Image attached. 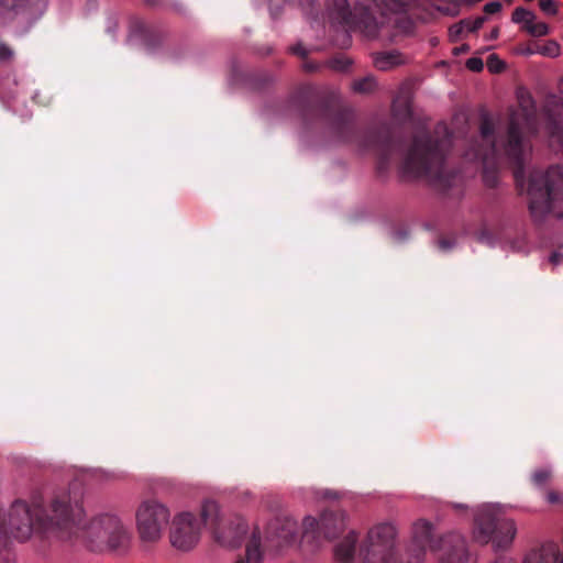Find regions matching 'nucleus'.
<instances>
[{
	"instance_id": "obj_1",
	"label": "nucleus",
	"mask_w": 563,
	"mask_h": 563,
	"mask_svg": "<svg viewBox=\"0 0 563 563\" xmlns=\"http://www.w3.org/2000/svg\"><path fill=\"white\" fill-rule=\"evenodd\" d=\"M81 500V492L74 488L56 493L49 512L38 504L15 500L1 520V531L20 542L35 536L55 534L65 538V531L79 525L84 517Z\"/></svg>"
},
{
	"instance_id": "obj_2",
	"label": "nucleus",
	"mask_w": 563,
	"mask_h": 563,
	"mask_svg": "<svg viewBox=\"0 0 563 563\" xmlns=\"http://www.w3.org/2000/svg\"><path fill=\"white\" fill-rule=\"evenodd\" d=\"M327 14L332 22L358 30L369 40L393 41L409 34L413 22L407 15V0H366L351 12L347 0H331Z\"/></svg>"
},
{
	"instance_id": "obj_3",
	"label": "nucleus",
	"mask_w": 563,
	"mask_h": 563,
	"mask_svg": "<svg viewBox=\"0 0 563 563\" xmlns=\"http://www.w3.org/2000/svg\"><path fill=\"white\" fill-rule=\"evenodd\" d=\"M520 111H516L510 117L507 132V141L497 146L495 137V123L484 117L479 128L482 143L478 148H472L465 153L468 159H481L485 165L494 161L501 153L514 164L522 166L525 158L531 151L529 143L522 137L523 130H531V121L534 117L536 104L531 95L519 89L517 92Z\"/></svg>"
},
{
	"instance_id": "obj_4",
	"label": "nucleus",
	"mask_w": 563,
	"mask_h": 563,
	"mask_svg": "<svg viewBox=\"0 0 563 563\" xmlns=\"http://www.w3.org/2000/svg\"><path fill=\"white\" fill-rule=\"evenodd\" d=\"M528 194L530 212L536 220H542L547 214L563 217V172L560 167L534 172L530 176Z\"/></svg>"
},
{
	"instance_id": "obj_5",
	"label": "nucleus",
	"mask_w": 563,
	"mask_h": 563,
	"mask_svg": "<svg viewBox=\"0 0 563 563\" xmlns=\"http://www.w3.org/2000/svg\"><path fill=\"white\" fill-rule=\"evenodd\" d=\"M85 518L84 512L80 523L65 531V538L79 536L92 551L101 550L102 547L110 549L125 547L130 540L128 528L117 515L101 514L89 521Z\"/></svg>"
},
{
	"instance_id": "obj_6",
	"label": "nucleus",
	"mask_w": 563,
	"mask_h": 563,
	"mask_svg": "<svg viewBox=\"0 0 563 563\" xmlns=\"http://www.w3.org/2000/svg\"><path fill=\"white\" fill-rule=\"evenodd\" d=\"M200 518L214 541L225 548L233 549L240 547L249 530V526L243 517L223 514L220 505L212 499L202 501Z\"/></svg>"
},
{
	"instance_id": "obj_7",
	"label": "nucleus",
	"mask_w": 563,
	"mask_h": 563,
	"mask_svg": "<svg viewBox=\"0 0 563 563\" xmlns=\"http://www.w3.org/2000/svg\"><path fill=\"white\" fill-rule=\"evenodd\" d=\"M474 522V540L483 544L492 542L496 550L510 547L517 533L515 521L503 517L500 508L495 505L478 507Z\"/></svg>"
},
{
	"instance_id": "obj_8",
	"label": "nucleus",
	"mask_w": 563,
	"mask_h": 563,
	"mask_svg": "<svg viewBox=\"0 0 563 563\" xmlns=\"http://www.w3.org/2000/svg\"><path fill=\"white\" fill-rule=\"evenodd\" d=\"M170 521V510L155 498L142 500L135 509V527L140 540L146 548L155 547Z\"/></svg>"
},
{
	"instance_id": "obj_9",
	"label": "nucleus",
	"mask_w": 563,
	"mask_h": 563,
	"mask_svg": "<svg viewBox=\"0 0 563 563\" xmlns=\"http://www.w3.org/2000/svg\"><path fill=\"white\" fill-rule=\"evenodd\" d=\"M444 162V152L440 143H432L428 136L418 137L409 151L404 169L415 175H426L440 180Z\"/></svg>"
},
{
	"instance_id": "obj_10",
	"label": "nucleus",
	"mask_w": 563,
	"mask_h": 563,
	"mask_svg": "<svg viewBox=\"0 0 563 563\" xmlns=\"http://www.w3.org/2000/svg\"><path fill=\"white\" fill-rule=\"evenodd\" d=\"M168 538L170 547L180 553L191 552L201 538V523L191 511L181 510L170 517Z\"/></svg>"
},
{
	"instance_id": "obj_11",
	"label": "nucleus",
	"mask_w": 563,
	"mask_h": 563,
	"mask_svg": "<svg viewBox=\"0 0 563 563\" xmlns=\"http://www.w3.org/2000/svg\"><path fill=\"white\" fill-rule=\"evenodd\" d=\"M272 531L268 551L274 556L284 555L297 545L300 536L299 525L291 516L277 518L272 525Z\"/></svg>"
},
{
	"instance_id": "obj_12",
	"label": "nucleus",
	"mask_w": 563,
	"mask_h": 563,
	"mask_svg": "<svg viewBox=\"0 0 563 563\" xmlns=\"http://www.w3.org/2000/svg\"><path fill=\"white\" fill-rule=\"evenodd\" d=\"M434 527L427 519H417L411 525L410 530V550L416 552L417 561L420 562L426 552H437L439 550L440 539H433Z\"/></svg>"
},
{
	"instance_id": "obj_13",
	"label": "nucleus",
	"mask_w": 563,
	"mask_h": 563,
	"mask_svg": "<svg viewBox=\"0 0 563 563\" xmlns=\"http://www.w3.org/2000/svg\"><path fill=\"white\" fill-rule=\"evenodd\" d=\"M545 114L550 145L556 151H563V101L551 96L547 101Z\"/></svg>"
},
{
	"instance_id": "obj_14",
	"label": "nucleus",
	"mask_w": 563,
	"mask_h": 563,
	"mask_svg": "<svg viewBox=\"0 0 563 563\" xmlns=\"http://www.w3.org/2000/svg\"><path fill=\"white\" fill-rule=\"evenodd\" d=\"M435 554L438 563H471L465 539L459 533H450L440 538L439 550Z\"/></svg>"
},
{
	"instance_id": "obj_15",
	"label": "nucleus",
	"mask_w": 563,
	"mask_h": 563,
	"mask_svg": "<svg viewBox=\"0 0 563 563\" xmlns=\"http://www.w3.org/2000/svg\"><path fill=\"white\" fill-rule=\"evenodd\" d=\"M398 550L396 545L368 542L363 539L358 550L360 563H396Z\"/></svg>"
},
{
	"instance_id": "obj_16",
	"label": "nucleus",
	"mask_w": 563,
	"mask_h": 563,
	"mask_svg": "<svg viewBox=\"0 0 563 563\" xmlns=\"http://www.w3.org/2000/svg\"><path fill=\"white\" fill-rule=\"evenodd\" d=\"M327 517L316 518L313 516H305L301 523V537H311L312 539H328L331 540L339 534V530L342 528V518L335 529L330 528Z\"/></svg>"
},
{
	"instance_id": "obj_17",
	"label": "nucleus",
	"mask_w": 563,
	"mask_h": 563,
	"mask_svg": "<svg viewBox=\"0 0 563 563\" xmlns=\"http://www.w3.org/2000/svg\"><path fill=\"white\" fill-rule=\"evenodd\" d=\"M399 529L395 522L383 521L373 525L364 537L368 542H379L390 545L398 544Z\"/></svg>"
},
{
	"instance_id": "obj_18",
	"label": "nucleus",
	"mask_w": 563,
	"mask_h": 563,
	"mask_svg": "<svg viewBox=\"0 0 563 563\" xmlns=\"http://www.w3.org/2000/svg\"><path fill=\"white\" fill-rule=\"evenodd\" d=\"M525 563H562V555L555 544L547 543L528 553Z\"/></svg>"
},
{
	"instance_id": "obj_19",
	"label": "nucleus",
	"mask_w": 563,
	"mask_h": 563,
	"mask_svg": "<svg viewBox=\"0 0 563 563\" xmlns=\"http://www.w3.org/2000/svg\"><path fill=\"white\" fill-rule=\"evenodd\" d=\"M264 553L262 551L261 537L258 532H253L251 540L245 545L244 556L236 559L235 563H263Z\"/></svg>"
},
{
	"instance_id": "obj_20",
	"label": "nucleus",
	"mask_w": 563,
	"mask_h": 563,
	"mask_svg": "<svg viewBox=\"0 0 563 563\" xmlns=\"http://www.w3.org/2000/svg\"><path fill=\"white\" fill-rule=\"evenodd\" d=\"M407 58L397 51L383 52L374 56V65L380 70H389L396 66L402 65Z\"/></svg>"
},
{
	"instance_id": "obj_21",
	"label": "nucleus",
	"mask_w": 563,
	"mask_h": 563,
	"mask_svg": "<svg viewBox=\"0 0 563 563\" xmlns=\"http://www.w3.org/2000/svg\"><path fill=\"white\" fill-rule=\"evenodd\" d=\"M31 0H0V23L7 24L20 10L24 9Z\"/></svg>"
},
{
	"instance_id": "obj_22",
	"label": "nucleus",
	"mask_w": 563,
	"mask_h": 563,
	"mask_svg": "<svg viewBox=\"0 0 563 563\" xmlns=\"http://www.w3.org/2000/svg\"><path fill=\"white\" fill-rule=\"evenodd\" d=\"M357 542V534L351 531L343 541L335 548V556L343 562H349L353 559L355 552V544Z\"/></svg>"
},
{
	"instance_id": "obj_23",
	"label": "nucleus",
	"mask_w": 563,
	"mask_h": 563,
	"mask_svg": "<svg viewBox=\"0 0 563 563\" xmlns=\"http://www.w3.org/2000/svg\"><path fill=\"white\" fill-rule=\"evenodd\" d=\"M49 0H33L29 7V14L32 21L40 20L47 11Z\"/></svg>"
},
{
	"instance_id": "obj_24",
	"label": "nucleus",
	"mask_w": 563,
	"mask_h": 563,
	"mask_svg": "<svg viewBox=\"0 0 563 563\" xmlns=\"http://www.w3.org/2000/svg\"><path fill=\"white\" fill-rule=\"evenodd\" d=\"M536 19H532L530 23L525 26V30L532 36H544L550 32L549 26L544 22H537Z\"/></svg>"
},
{
	"instance_id": "obj_25",
	"label": "nucleus",
	"mask_w": 563,
	"mask_h": 563,
	"mask_svg": "<svg viewBox=\"0 0 563 563\" xmlns=\"http://www.w3.org/2000/svg\"><path fill=\"white\" fill-rule=\"evenodd\" d=\"M321 517H327L329 520H328V523L330 526V528L332 529H335L338 523H339V520L342 518L343 520V525H342V528L339 530V533L342 532L344 529H345V526H346V520H347V516L345 512L343 511H336V512H323L321 515Z\"/></svg>"
},
{
	"instance_id": "obj_26",
	"label": "nucleus",
	"mask_w": 563,
	"mask_h": 563,
	"mask_svg": "<svg viewBox=\"0 0 563 563\" xmlns=\"http://www.w3.org/2000/svg\"><path fill=\"white\" fill-rule=\"evenodd\" d=\"M14 48L8 42L0 38V63L10 64L14 60Z\"/></svg>"
},
{
	"instance_id": "obj_27",
	"label": "nucleus",
	"mask_w": 563,
	"mask_h": 563,
	"mask_svg": "<svg viewBox=\"0 0 563 563\" xmlns=\"http://www.w3.org/2000/svg\"><path fill=\"white\" fill-rule=\"evenodd\" d=\"M532 19H536V14L529 10L523 8H517L512 13V21L515 23L523 24V27L531 22Z\"/></svg>"
},
{
	"instance_id": "obj_28",
	"label": "nucleus",
	"mask_w": 563,
	"mask_h": 563,
	"mask_svg": "<svg viewBox=\"0 0 563 563\" xmlns=\"http://www.w3.org/2000/svg\"><path fill=\"white\" fill-rule=\"evenodd\" d=\"M376 87V80L373 77H365L353 84V89L357 92H371Z\"/></svg>"
},
{
	"instance_id": "obj_29",
	"label": "nucleus",
	"mask_w": 563,
	"mask_h": 563,
	"mask_svg": "<svg viewBox=\"0 0 563 563\" xmlns=\"http://www.w3.org/2000/svg\"><path fill=\"white\" fill-rule=\"evenodd\" d=\"M471 24L470 19L462 20L459 23L452 25L449 30V36L451 41H456L459 36L464 32L467 31V26Z\"/></svg>"
},
{
	"instance_id": "obj_30",
	"label": "nucleus",
	"mask_w": 563,
	"mask_h": 563,
	"mask_svg": "<svg viewBox=\"0 0 563 563\" xmlns=\"http://www.w3.org/2000/svg\"><path fill=\"white\" fill-rule=\"evenodd\" d=\"M551 477V471L547 468L538 470L532 475V481L536 486H543Z\"/></svg>"
},
{
	"instance_id": "obj_31",
	"label": "nucleus",
	"mask_w": 563,
	"mask_h": 563,
	"mask_svg": "<svg viewBox=\"0 0 563 563\" xmlns=\"http://www.w3.org/2000/svg\"><path fill=\"white\" fill-rule=\"evenodd\" d=\"M487 67L490 73H499L505 68V64L497 55H490L487 60Z\"/></svg>"
},
{
	"instance_id": "obj_32",
	"label": "nucleus",
	"mask_w": 563,
	"mask_h": 563,
	"mask_svg": "<svg viewBox=\"0 0 563 563\" xmlns=\"http://www.w3.org/2000/svg\"><path fill=\"white\" fill-rule=\"evenodd\" d=\"M540 9L549 15H555L558 13V5L554 0H539Z\"/></svg>"
},
{
	"instance_id": "obj_33",
	"label": "nucleus",
	"mask_w": 563,
	"mask_h": 563,
	"mask_svg": "<svg viewBox=\"0 0 563 563\" xmlns=\"http://www.w3.org/2000/svg\"><path fill=\"white\" fill-rule=\"evenodd\" d=\"M466 67L471 71H481L484 67V63L479 57H471L466 60Z\"/></svg>"
},
{
	"instance_id": "obj_34",
	"label": "nucleus",
	"mask_w": 563,
	"mask_h": 563,
	"mask_svg": "<svg viewBox=\"0 0 563 563\" xmlns=\"http://www.w3.org/2000/svg\"><path fill=\"white\" fill-rule=\"evenodd\" d=\"M471 24L467 26V32H475L481 29L486 21L485 16H477L473 20H470Z\"/></svg>"
},
{
	"instance_id": "obj_35",
	"label": "nucleus",
	"mask_w": 563,
	"mask_h": 563,
	"mask_svg": "<svg viewBox=\"0 0 563 563\" xmlns=\"http://www.w3.org/2000/svg\"><path fill=\"white\" fill-rule=\"evenodd\" d=\"M500 9H501V4H500V2H498V1H493V2L486 3V4L484 5V11H485V13H487V14H494V13H497V12H499V11H500Z\"/></svg>"
},
{
	"instance_id": "obj_36",
	"label": "nucleus",
	"mask_w": 563,
	"mask_h": 563,
	"mask_svg": "<svg viewBox=\"0 0 563 563\" xmlns=\"http://www.w3.org/2000/svg\"><path fill=\"white\" fill-rule=\"evenodd\" d=\"M347 65H349L347 60L333 59L331 62V67L336 70H344V69H346Z\"/></svg>"
},
{
	"instance_id": "obj_37",
	"label": "nucleus",
	"mask_w": 563,
	"mask_h": 563,
	"mask_svg": "<svg viewBox=\"0 0 563 563\" xmlns=\"http://www.w3.org/2000/svg\"><path fill=\"white\" fill-rule=\"evenodd\" d=\"M547 500L550 504H558L561 501V496L556 492H549L547 494Z\"/></svg>"
},
{
	"instance_id": "obj_38",
	"label": "nucleus",
	"mask_w": 563,
	"mask_h": 563,
	"mask_svg": "<svg viewBox=\"0 0 563 563\" xmlns=\"http://www.w3.org/2000/svg\"><path fill=\"white\" fill-rule=\"evenodd\" d=\"M454 246V242L449 240H441L439 241V247L443 251L451 250Z\"/></svg>"
},
{
	"instance_id": "obj_39",
	"label": "nucleus",
	"mask_w": 563,
	"mask_h": 563,
	"mask_svg": "<svg viewBox=\"0 0 563 563\" xmlns=\"http://www.w3.org/2000/svg\"><path fill=\"white\" fill-rule=\"evenodd\" d=\"M468 51H470V46L467 44H462L461 46L454 47L452 53L454 55H460V54L467 53Z\"/></svg>"
},
{
	"instance_id": "obj_40",
	"label": "nucleus",
	"mask_w": 563,
	"mask_h": 563,
	"mask_svg": "<svg viewBox=\"0 0 563 563\" xmlns=\"http://www.w3.org/2000/svg\"><path fill=\"white\" fill-rule=\"evenodd\" d=\"M542 53H548L551 56H556L559 54V46L553 43L547 48V51H542Z\"/></svg>"
},
{
	"instance_id": "obj_41",
	"label": "nucleus",
	"mask_w": 563,
	"mask_h": 563,
	"mask_svg": "<svg viewBox=\"0 0 563 563\" xmlns=\"http://www.w3.org/2000/svg\"><path fill=\"white\" fill-rule=\"evenodd\" d=\"M300 1H301V5H302L305 14L309 15L308 7H312L314 4L316 0H300Z\"/></svg>"
},
{
	"instance_id": "obj_42",
	"label": "nucleus",
	"mask_w": 563,
	"mask_h": 563,
	"mask_svg": "<svg viewBox=\"0 0 563 563\" xmlns=\"http://www.w3.org/2000/svg\"><path fill=\"white\" fill-rule=\"evenodd\" d=\"M498 34H499L498 27L493 29L488 35V40H496L498 37Z\"/></svg>"
},
{
	"instance_id": "obj_43",
	"label": "nucleus",
	"mask_w": 563,
	"mask_h": 563,
	"mask_svg": "<svg viewBox=\"0 0 563 563\" xmlns=\"http://www.w3.org/2000/svg\"><path fill=\"white\" fill-rule=\"evenodd\" d=\"M292 52L296 53V54H299L301 56H306V51L301 47V46H295L292 48Z\"/></svg>"
},
{
	"instance_id": "obj_44",
	"label": "nucleus",
	"mask_w": 563,
	"mask_h": 563,
	"mask_svg": "<svg viewBox=\"0 0 563 563\" xmlns=\"http://www.w3.org/2000/svg\"><path fill=\"white\" fill-rule=\"evenodd\" d=\"M550 261L554 264V265H558L560 263V255L554 253L551 255L550 257Z\"/></svg>"
},
{
	"instance_id": "obj_45",
	"label": "nucleus",
	"mask_w": 563,
	"mask_h": 563,
	"mask_svg": "<svg viewBox=\"0 0 563 563\" xmlns=\"http://www.w3.org/2000/svg\"><path fill=\"white\" fill-rule=\"evenodd\" d=\"M452 507L456 510L466 509V506L463 504H452Z\"/></svg>"
},
{
	"instance_id": "obj_46",
	"label": "nucleus",
	"mask_w": 563,
	"mask_h": 563,
	"mask_svg": "<svg viewBox=\"0 0 563 563\" xmlns=\"http://www.w3.org/2000/svg\"><path fill=\"white\" fill-rule=\"evenodd\" d=\"M324 496L329 497V498H335L336 497V495H334V494H331V495L330 494H325Z\"/></svg>"
},
{
	"instance_id": "obj_47",
	"label": "nucleus",
	"mask_w": 563,
	"mask_h": 563,
	"mask_svg": "<svg viewBox=\"0 0 563 563\" xmlns=\"http://www.w3.org/2000/svg\"><path fill=\"white\" fill-rule=\"evenodd\" d=\"M109 477H110V478H118L119 476H117L114 473H111V474L109 475Z\"/></svg>"
},
{
	"instance_id": "obj_48",
	"label": "nucleus",
	"mask_w": 563,
	"mask_h": 563,
	"mask_svg": "<svg viewBox=\"0 0 563 563\" xmlns=\"http://www.w3.org/2000/svg\"><path fill=\"white\" fill-rule=\"evenodd\" d=\"M0 533H1L0 539H2V537L3 538H10L9 536H4L1 530H0Z\"/></svg>"
},
{
	"instance_id": "obj_49",
	"label": "nucleus",
	"mask_w": 563,
	"mask_h": 563,
	"mask_svg": "<svg viewBox=\"0 0 563 563\" xmlns=\"http://www.w3.org/2000/svg\"><path fill=\"white\" fill-rule=\"evenodd\" d=\"M305 67H306L308 70L313 69V67H312V66H310V65H306Z\"/></svg>"
},
{
	"instance_id": "obj_50",
	"label": "nucleus",
	"mask_w": 563,
	"mask_h": 563,
	"mask_svg": "<svg viewBox=\"0 0 563 563\" xmlns=\"http://www.w3.org/2000/svg\"><path fill=\"white\" fill-rule=\"evenodd\" d=\"M494 563H510V562H507V561H496Z\"/></svg>"
},
{
	"instance_id": "obj_51",
	"label": "nucleus",
	"mask_w": 563,
	"mask_h": 563,
	"mask_svg": "<svg viewBox=\"0 0 563 563\" xmlns=\"http://www.w3.org/2000/svg\"><path fill=\"white\" fill-rule=\"evenodd\" d=\"M562 563H563V552H562Z\"/></svg>"
}]
</instances>
